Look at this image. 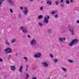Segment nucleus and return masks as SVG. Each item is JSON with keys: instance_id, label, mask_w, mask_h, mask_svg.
<instances>
[{"instance_id": "f257e3e1", "label": "nucleus", "mask_w": 79, "mask_h": 79, "mask_svg": "<svg viewBox=\"0 0 79 79\" xmlns=\"http://www.w3.org/2000/svg\"><path fill=\"white\" fill-rule=\"evenodd\" d=\"M79 42V40L76 39H74L72 40V41L69 44L70 47H72L73 45H74L75 44H78Z\"/></svg>"}, {"instance_id": "f03ea898", "label": "nucleus", "mask_w": 79, "mask_h": 79, "mask_svg": "<svg viewBox=\"0 0 79 79\" xmlns=\"http://www.w3.org/2000/svg\"><path fill=\"white\" fill-rule=\"evenodd\" d=\"M30 44L31 45H37V41L34 39L31 40L30 42Z\"/></svg>"}, {"instance_id": "7ed1b4c3", "label": "nucleus", "mask_w": 79, "mask_h": 79, "mask_svg": "<svg viewBox=\"0 0 79 79\" xmlns=\"http://www.w3.org/2000/svg\"><path fill=\"white\" fill-rule=\"evenodd\" d=\"M5 51L6 52V54H8V53H10L12 52V49L9 47H8L7 48L5 49Z\"/></svg>"}, {"instance_id": "20e7f679", "label": "nucleus", "mask_w": 79, "mask_h": 79, "mask_svg": "<svg viewBox=\"0 0 79 79\" xmlns=\"http://www.w3.org/2000/svg\"><path fill=\"white\" fill-rule=\"evenodd\" d=\"M20 30H21L23 33H28V31L24 27L22 26L20 27Z\"/></svg>"}, {"instance_id": "39448f33", "label": "nucleus", "mask_w": 79, "mask_h": 79, "mask_svg": "<svg viewBox=\"0 0 79 79\" xmlns=\"http://www.w3.org/2000/svg\"><path fill=\"white\" fill-rule=\"evenodd\" d=\"M23 12L25 16L27 15V14L28 13V10L27 7H25L24 8V10H23Z\"/></svg>"}, {"instance_id": "423d86ee", "label": "nucleus", "mask_w": 79, "mask_h": 79, "mask_svg": "<svg viewBox=\"0 0 79 79\" xmlns=\"http://www.w3.org/2000/svg\"><path fill=\"white\" fill-rule=\"evenodd\" d=\"M42 56L41 53H37L36 54H34V57L35 58H39Z\"/></svg>"}, {"instance_id": "0eeeda50", "label": "nucleus", "mask_w": 79, "mask_h": 79, "mask_svg": "<svg viewBox=\"0 0 79 79\" xmlns=\"http://www.w3.org/2000/svg\"><path fill=\"white\" fill-rule=\"evenodd\" d=\"M59 40L60 42H61L62 43L63 42V40H66V38L64 37L63 38H60L59 39Z\"/></svg>"}, {"instance_id": "6e6552de", "label": "nucleus", "mask_w": 79, "mask_h": 79, "mask_svg": "<svg viewBox=\"0 0 79 79\" xmlns=\"http://www.w3.org/2000/svg\"><path fill=\"white\" fill-rule=\"evenodd\" d=\"M10 69L12 71H15L16 69V67L15 66H11L10 67Z\"/></svg>"}, {"instance_id": "1a4fd4ad", "label": "nucleus", "mask_w": 79, "mask_h": 79, "mask_svg": "<svg viewBox=\"0 0 79 79\" xmlns=\"http://www.w3.org/2000/svg\"><path fill=\"white\" fill-rule=\"evenodd\" d=\"M42 64H44V67H46V68L48 67V64H47V62H43Z\"/></svg>"}, {"instance_id": "9d476101", "label": "nucleus", "mask_w": 79, "mask_h": 79, "mask_svg": "<svg viewBox=\"0 0 79 79\" xmlns=\"http://www.w3.org/2000/svg\"><path fill=\"white\" fill-rule=\"evenodd\" d=\"M23 66H20L19 69V71L20 73H22V72H23V70H22L23 69Z\"/></svg>"}, {"instance_id": "9b49d317", "label": "nucleus", "mask_w": 79, "mask_h": 79, "mask_svg": "<svg viewBox=\"0 0 79 79\" xmlns=\"http://www.w3.org/2000/svg\"><path fill=\"white\" fill-rule=\"evenodd\" d=\"M49 19H50V16H47L44 17V20H48Z\"/></svg>"}, {"instance_id": "f8f14e48", "label": "nucleus", "mask_w": 79, "mask_h": 79, "mask_svg": "<svg viewBox=\"0 0 79 79\" xmlns=\"http://www.w3.org/2000/svg\"><path fill=\"white\" fill-rule=\"evenodd\" d=\"M5 44L7 46H10V43H9V42L8 41V40H6L5 41Z\"/></svg>"}, {"instance_id": "ddd939ff", "label": "nucleus", "mask_w": 79, "mask_h": 79, "mask_svg": "<svg viewBox=\"0 0 79 79\" xmlns=\"http://www.w3.org/2000/svg\"><path fill=\"white\" fill-rule=\"evenodd\" d=\"M42 18H43V15H39L38 17V18L39 19H40Z\"/></svg>"}, {"instance_id": "4468645a", "label": "nucleus", "mask_w": 79, "mask_h": 79, "mask_svg": "<svg viewBox=\"0 0 79 79\" xmlns=\"http://www.w3.org/2000/svg\"><path fill=\"white\" fill-rule=\"evenodd\" d=\"M9 3H10L11 5H14V3L13 2L11 1V0H7Z\"/></svg>"}, {"instance_id": "2eb2a0df", "label": "nucleus", "mask_w": 79, "mask_h": 79, "mask_svg": "<svg viewBox=\"0 0 79 79\" xmlns=\"http://www.w3.org/2000/svg\"><path fill=\"white\" fill-rule=\"evenodd\" d=\"M61 68L64 72H67V69L65 68L61 67Z\"/></svg>"}, {"instance_id": "dca6fc26", "label": "nucleus", "mask_w": 79, "mask_h": 79, "mask_svg": "<svg viewBox=\"0 0 79 79\" xmlns=\"http://www.w3.org/2000/svg\"><path fill=\"white\" fill-rule=\"evenodd\" d=\"M38 24L40 27H42V26H44V24H43L42 23H41V22H39L38 23Z\"/></svg>"}, {"instance_id": "f3484780", "label": "nucleus", "mask_w": 79, "mask_h": 79, "mask_svg": "<svg viewBox=\"0 0 79 79\" xmlns=\"http://www.w3.org/2000/svg\"><path fill=\"white\" fill-rule=\"evenodd\" d=\"M56 12H57V10H56L55 11H51V15H54Z\"/></svg>"}, {"instance_id": "a211bd4d", "label": "nucleus", "mask_w": 79, "mask_h": 79, "mask_svg": "<svg viewBox=\"0 0 79 79\" xmlns=\"http://www.w3.org/2000/svg\"><path fill=\"white\" fill-rule=\"evenodd\" d=\"M48 32L49 33H51L52 32V29H48Z\"/></svg>"}, {"instance_id": "6ab92c4d", "label": "nucleus", "mask_w": 79, "mask_h": 79, "mask_svg": "<svg viewBox=\"0 0 79 79\" xmlns=\"http://www.w3.org/2000/svg\"><path fill=\"white\" fill-rule=\"evenodd\" d=\"M47 3V4H49V5H52V2L51 1H48Z\"/></svg>"}, {"instance_id": "aec40b11", "label": "nucleus", "mask_w": 79, "mask_h": 79, "mask_svg": "<svg viewBox=\"0 0 79 79\" xmlns=\"http://www.w3.org/2000/svg\"><path fill=\"white\" fill-rule=\"evenodd\" d=\"M43 22L44 23H46V24H47L48 23V20H44L43 21Z\"/></svg>"}, {"instance_id": "412c9836", "label": "nucleus", "mask_w": 79, "mask_h": 79, "mask_svg": "<svg viewBox=\"0 0 79 79\" xmlns=\"http://www.w3.org/2000/svg\"><path fill=\"white\" fill-rule=\"evenodd\" d=\"M26 75L27 76L25 77V79H28V78H29V74H26Z\"/></svg>"}, {"instance_id": "4be33fe9", "label": "nucleus", "mask_w": 79, "mask_h": 79, "mask_svg": "<svg viewBox=\"0 0 79 79\" xmlns=\"http://www.w3.org/2000/svg\"><path fill=\"white\" fill-rule=\"evenodd\" d=\"M16 39H13L12 40V41H11V42H12V43L13 44V43H15V42H16Z\"/></svg>"}, {"instance_id": "5701e85b", "label": "nucleus", "mask_w": 79, "mask_h": 79, "mask_svg": "<svg viewBox=\"0 0 79 79\" xmlns=\"http://www.w3.org/2000/svg\"><path fill=\"white\" fill-rule=\"evenodd\" d=\"M55 4L56 5H58V4H59V2H58L57 1H55Z\"/></svg>"}, {"instance_id": "b1692460", "label": "nucleus", "mask_w": 79, "mask_h": 79, "mask_svg": "<svg viewBox=\"0 0 79 79\" xmlns=\"http://www.w3.org/2000/svg\"><path fill=\"white\" fill-rule=\"evenodd\" d=\"M68 62H69V63H73V61L72 60H68Z\"/></svg>"}, {"instance_id": "393cba45", "label": "nucleus", "mask_w": 79, "mask_h": 79, "mask_svg": "<svg viewBox=\"0 0 79 79\" xmlns=\"http://www.w3.org/2000/svg\"><path fill=\"white\" fill-rule=\"evenodd\" d=\"M53 61L54 63H57V62H58V60L56 59H54Z\"/></svg>"}, {"instance_id": "a878e982", "label": "nucleus", "mask_w": 79, "mask_h": 79, "mask_svg": "<svg viewBox=\"0 0 79 79\" xmlns=\"http://www.w3.org/2000/svg\"><path fill=\"white\" fill-rule=\"evenodd\" d=\"M65 3H66V4H69V1L68 0H66L65 2Z\"/></svg>"}, {"instance_id": "bb28decb", "label": "nucleus", "mask_w": 79, "mask_h": 79, "mask_svg": "<svg viewBox=\"0 0 79 79\" xmlns=\"http://www.w3.org/2000/svg\"><path fill=\"white\" fill-rule=\"evenodd\" d=\"M69 31L70 32H71L74 31V30H73V29H70L69 30Z\"/></svg>"}, {"instance_id": "cd10ccee", "label": "nucleus", "mask_w": 79, "mask_h": 79, "mask_svg": "<svg viewBox=\"0 0 79 79\" xmlns=\"http://www.w3.org/2000/svg\"><path fill=\"white\" fill-rule=\"evenodd\" d=\"M10 11L11 13H13V11L12 9H10Z\"/></svg>"}, {"instance_id": "c85d7f7f", "label": "nucleus", "mask_w": 79, "mask_h": 79, "mask_svg": "<svg viewBox=\"0 0 79 79\" xmlns=\"http://www.w3.org/2000/svg\"><path fill=\"white\" fill-rule=\"evenodd\" d=\"M49 56L50 57H51V58H53V55L52 54H50Z\"/></svg>"}, {"instance_id": "c756f323", "label": "nucleus", "mask_w": 79, "mask_h": 79, "mask_svg": "<svg viewBox=\"0 0 79 79\" xmlns=\"http://www.w3.org/2000/svg\"><path fill=\"white\" fill-rule=\"evenodd\" d=\"M43 9H44V7H43V6H41V7H40V10L41 11H42L43 10Z\"/></svg>"}, {"instance_id": "7c9ffc66", "label": "nucleus", "mask_w": 79, "mask_h": 79, "mask_svg": "<svg viewBox=\"0 0 79 79\" xmlns=\"http://www.w3.org/2000/svg\"><path fill=\"white\" fill-rule=\"evenodd\" d=\"M11 55H9V57H8V60H10V58H11Z\"/></svg>"}, {"instance_id": "2f4dec72", "label": "nucleus", "mask_w": 79, "mask_h": 79, "mask_svg": "<svg viewBox=\"0 0 79 79\" xmlns=\"http://www.w3.org/2000/svg\"><path fill=\"white\" fill-rule=\"evenodd\" d=\"M55 18H58V15H55Z\"/></svg>"}, {"instance_id": "473e14b6", "label": "nucleus", "mask_w": 79, "mask_h": 79, "mask_svg": "<svg viewBox=\"0 0 79 79\" xmlns=\"http://www.w3.org/2000/svg\"><path fill=\"white\" fill-rule=\"evenodd\" d=\"M20 10H23V7H22V6H20Z\"/></svg>"}, {"instance_id": "72a5a7b5", "label": "nucleus", "mask_w": 79, "mask_h": 79, "mask_svg": "<svg viewBox=\"0 0 79 79\" xmlns=\"http://www.w3.org/2000/svg\"><path fill=\"white\" fill-rule=\"evenodd\" d=\"M71 34L72 35H74V31L73 32H72Z\"/></svg>"}, {"instance_id": "f704fd0d", "label": "nucleus", "mask_w": 79, "mask_h": 79, "mask_svg": "<svg viewBox=\"0 0 79 79\" xmlns=\"http://www.w3.org/2000/svg\"><path fill=\"white\" fill-rule=\"evenodd\" d=\"M24 59H25V60L26 61H27V57H24Z\"/></svg>"}, {"instance_id": "c9c22d12", "label": "nucleus", "mask_w": 79, "mask_h": 79, "mask_svg": "<svg viewBox=\"0 0 79 79\" xmlns=\"http://www.w3.org/2000/svg\"><path fill=\"white\" fill-rule=\"evenodd\" d=\"M74 0H70L71 3H73Z\"/></svg>"}, {"instance_id": "e433bc0d", "label": "nucleus", "mask_w": 79, "mask_h": 79, "mask_svg": "<svg viewBox=\"0 0 79 79\" xmlns=\"http://www.w3.org/2000/svg\"><path fill=\"white\" fill-rule=\"evenodd\" d=\"M3 61L2 59H1V58H0V62H2Z\"/></svg>"}, {"instance_id": "4c0bfd02", "label": "nucleus", "mask_w": 79, "mask_h": 79, "mask_svg": "<svg viewBox=\"0 0 79 79\" xmlns=\"http://www.w3.org/2000/svg\"><path fill=\"white\" fill-rule=\"evenodd\" d=\"M32 79H37V78L35 77H34Z\"/></svg>"}, {"instance_id": "58836bf2", "label": "nucleus", "mask_w": 79, "mask_h": 79, "mask_svg": "<svg viewBox=\"0 0 79 79\" xmlns=\"http://www.w3.org/2000/svg\"><path fill=\"white\" fill-rule=\"evenodd\" d=\"M2 2L0 1V6L2 5Z\"/></svg>"}, {"instance_id": "ea45409f", "label": "nucleus", "mask_w": 79, "mask_h": 79, "mask_svg": "<svg viewBox=\"0 0 79 79\" xmlns=\"http://www.w3.org/2000/svg\"><path fill=\"white\" fill-rule=\"evenodd\" d=\"M60 3H63V0H60Z\"/></svg>"}, {"instance_id": "a19ab883", "label": "nucleus", "mask_w": 79, "mask_h": 79, "mask_svg": "<svg viewBox=\"0 0 79 79\" xmlns=\"http://www.w3.org/2000/svg\"><path fill=\"white\" fill-rule=\"evenodd\" d=\"M76 23H78V24H79V20H77L76 21Z\"/></svg>"}, {"instance_id": "79ce46f5", "label": "nucleus", "mask_w": 79, "mask_h": 79, "mask_svg": "<svg viewBox=\"0 0 79 79\" xmlns=\"http://www.w3.org/2000/svg\"><path fill=\"white\" fill-rule=\"evenodd\" d=\"M27 36L28 37V38H31V36H30V35H27Z\"/></svg>"}, {"instance_id": "37998d69", "label": "nucleus", "mask_w": 79, "mask_h": 79, "mask_svg": "<svg viewBox=\"0 0 79 79\" xmlns=\"http://www.w3.org/2000/svg\"><path fill=\"white\" fill-rule=\"evenodd\" d=\"M26 68L28 69V66L27 65H26Z\"/></svg>"}, {"instance_id": "c03bdc74", "label": "nucleus", "mask_w": 79, "mask_h": 79, "mask_svg": "<svg viewBox=\"0 0 79 79\" xmlns=\"http://www.w3.org/2000/svg\"><path fill=\"white\" fill-rule=\"evenodd\" d=\"M61 6H62V7H63V6H64V5H63V4H61Z\"/></svg>"}, {"instance_id": "a18cd8bd", "label": "nucleus", "mask_w": 79, "mask_h": 79, "mask_svg": "<svg viewBox=\"0 0 79 79\" xmlns=\"http://www.w3.org/2000/svg\"><path fill=\"white\" fill-rule=\"evenodd\" d=\"M30 2H33L34 0H29Z\"/></svg>"}, {"instance_id": "49530a36", "label": "nucleus", "mask_w": 79, "mask_h": 79, "mask_svg": "<svg viewBox=\"0 0 79 79\" xmlns=\"http://www.w3.org/2000/svg\"><path fill=\"white\" fill-rule=\"evenodd\" d=\"M5 0H0V1H1V2H3V1H4Z\"/></svg>"}, {"instance_id": "de8ad7c7", "label": "nucleus", "mask_w": 79, "mask_h": 79, "mask_svg": "<svg viewBox=\"0 0 79 79\" xmlns=\"http://www.w3.org/2000/svg\"><path fill=\"white\" fill-rule=\"evenodd\" d=\"M68 28H70V26L69 25L68 26Z\"/></svg>"}, {"instance_id": "09e8293b", "label": "nucleus", "mask_w": 79, "mask_h": 79, "mask_svg": "<svg viewBox=\"0 0 79 79\" xmlns=\"http://www.w3.org/2000/svg\"><path fill=\"white\" fill-rule=\"evenodd\" d=\"M26 71H27V69L26 68V69H25Z\"/></svg>"}, {"instance_id": "8fccbe9b", "label": "nucleus", "mask_w": 79, "mask_h": 79, "mask_svg": "<svg viewBox=\"0 0 79 79\" xmlns=\"http://www.w3.org/2000/svg\"><path fill=\"white\" fill-rule=\"evenodd\" d=\"M33 70H35V68H33Z\"/></svg>"}, {"instance_id": "3c124183", "label": "nucleus", "mask_w": 79, "mask_h": 79, "mask_svg": "<svg viewBox=\"0 0 79 79\" xmlns=\"http://www.w3.org/2000/svg\"><path fill=\"white\" fill-rule=\"evenodd\" d=\"M33 48H35V47H34V46H33Z\"/></svg>"}, {"instance_id": "603ef678", "label": "nucleus", "mask_w": 79, "mask_h": 79, "mask_svg": "<svg viewBox=\"0 0 79 79\" xmlns=\"http://www.w3.org/2000/svg\"><path fill=\"white\" fill-rule=\"evenodd\" d=\"M0 51H1V49L0 48Z\"/></svg>"}]
</instances>
